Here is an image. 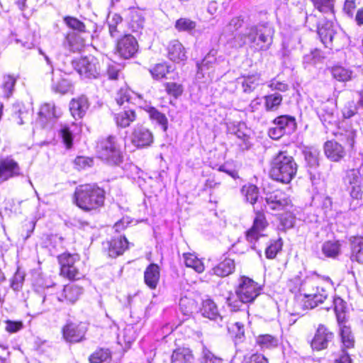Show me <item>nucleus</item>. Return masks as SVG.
<instances>
[{"label":"nucleus","instance_id":"15","mask_svg":"<svg viewBox=\"0 0 363 363\" xmlns=\"http://www.w3.org/2000/svg\"><path fill=\"white\" fill-rule=\"evenodd\" d=\"M137 50L138 43L135 38L130 35H125L118 42V53L124 59L132 57L137 52Z\"/></svg>","mask_w":363,"mask_h":363},{"label":"nucleus","instance_id":"16","mask_svg":"<svg viewBox=\"0 0 363 363\" xmlns=\"http://www.w3.org/2000/svg\"><path fill=\"white\" fill-rule=\"evenodd\" d=\"M153 140L152 133L143 125H136L131 134L132 143L138 147H142L150 145Z\"/></svg>","mask_w":363,"mask_h":363},{"label":"nucleus","instance_id":"14","mask_svg":"<svg viewBox=\"0 0 363 363\" xmlns=\"http://www.w3.org/2000/svg\"><path fill=\"white\" fill-rule=\"evenodd\" d=\"M22 175V171L18 163L13 158L6 157L0 160V180L1 182Z\"/></svg>","mask_w":363,"mask_h":363},{"label":"nucleus","instance_id":"38","mask_svg":"<svg viewBox=\"0 0 363 363\" xmlns=\"http://www.w3.org/2000/svg\"><path fill=\"white\" fill-rule=\"evenodd\" d=\"M133 96L140 99V95L135 93L133 91L129 89L128 87H121L117 92L116 96V103L119 106H122L124 102H132Z\"/></svg>","mask_w":363,"mask_h":363},{"label":"nucleus","instance_id":"60","mask_svg":"<svg viewBox=\"0 0 363 363\" xmlns=\"http://www.w3.org/2000/svg\"><path fill=\"white\" fill-rule=\"evenodd\" d=\"M137 337V334L132 325H128L123 330V340L126 343H131Z\"/></svg>","mask_w":363,"mask_h":363},{"label":"nucleus","instance_id":"59","mask_svg":"<svg viewBox=\"0 0 363 363\" xmlns=\"http://www.w3.org/2000/svg\"><path fill=\"white\" fill-rule=\"evenodd\" d=\"M5 330L10 333H17L23 328L22 321H13L7 320L5 321Z\"/></svg>","mask_w":363,"mask_h":363},{"label":"nucleus","instance_id":"35","mask_svg":"<svg viewBox=\"0 0 363 363\" xmlns=\"http://www.w3.org/2000/svg\"><path fill=\"white\" fill-rule=\"evenodd\" d=\"M196 23L188 18H181L175 22V28L179 32H186L194 35Z\"/></svg>","mask_w":363,"mask_h":363},{"label":"nucleus","instance_id":"1","mask_svg":"<svg viewBox=\"0 0 363 363\" xmlns=\"http://www.w3.org/2000/svg\"><path fill=\"white\" fill-rule=\"evenodd\" d=\"M300 295L296 298L292 315H303L304 311L311 309L322 303L328 296L327 291L316 285L313 279H305L299 288Z\"/></svg>","mask_w":363,"mask_h":363},{"label":"nucleus","instance_id":"49","mask_svg":"<svg viewBox=\"0 0 363 363\" xmlns=\"http://www.w3.org/2000/svg\"><path fill=\"white\" fill-rule=\"evenodd\" d=\"M79 260L77 255H70L64 253L59 257V262L61 265V270L64 268L70 267V266L74 265L75 262Z\"/></svg>","mask_w":363,"mask_h":363},{"label":"nucleus","instance_id":"37","mask_svg":"<svg viewBox=\"0 0 363 363\" xmlns=\"http://www.w3.org/2000/svg\"><path fill=\"white\" fill-rule=\"evenodd\" d=\"M322 252L330 258H335L340 252V244L339 241H327L322 245Z\"/></svg>","mask_w":363,"mask_h":363},{"label":"nucleus","instance_id":"50","mask_svg":"<svg viewBox=\"0 0 363 363\" xmlns=\"http://www.w3.org/2000/svg\"><path fill=\"white\" fill-rule=\"evenodd\" d=\"M64 21L71 29L79 32H85L86 26L77 18L67 16L64 18Z\"/></svg>","mask_w":363,"mask_h":363},{"label":"nucleus","instance_id":"51","mask_svg":"<svg viewBox=\"0 0 363 363\" xmlns=\"http://www.w3.org/2000/svg\"><path fill=\"white\" fill-rule=\"evenodd\" d=\"M340 335L343 345L347 348H350L353 346L354 340L351 335L350 328L342 326L340 328Z\"/></svg>","mask_w":363,"mask_h":363},{"label":"nucleus","instance_id":"32","mask_svg":"<svg viewBox=\"0 0 363 363\" xmlns=\"http://www.w3.org/2000/svg\"><path fill=\"white\" fill-rule=\"evenodd\" d=\"M114 118L117 125L124 128L128 127L132 122L135 121L136 114L133 110L128 109L115 114Z\"/></svg>","mask_w":363,"mask_h":363},{"label":"nucleus","instance_id":"28","mask_svg":"<svg viewBox=\"0 0 363 363\" xmlns=\"http://www.w3.org/2000/svg\"><path fill=\"white\" fill-rule=\"evenodd\" d=\"M145 283L150 288L155 289L159 280V267L156 264H150L144 273Z\"/></svg>","mask_w":363,"mask_h":363},{"label":"nucleus","instance_id":"18","mask_svg":"<svg viewBox=\"0 0 363 363\" xmlns=\"http://www.w3.org/2000/svg\"><path fill=\"white\" fill-rule=\"evenodd\" d=\"M333 334L323 325H319L315 336L311 341V347L313 350H322L328 347L329 342L332 340Z\"/></svg>","mask_w":363,"mask_h":363},{"label":"nucleus","instance_id":"30","mask_svg":"<svg viewBox=\"0 0 363 363\" xmlns=\"http://www.w3.org/2000/svg\"><path fill=\"white\" fill-rule=\"evenodd\" d=\"M128 240L125 237H118L112 239L109 246V255L111 257H117L122 255L128 248Z\"/></svg>","mask_w":363,"mask_h":363},{"label":"nucleus","instance_id":"54","mask_svg":"<svg viewBox=\"0 0 363 363\" xmlns=\"http://www.w3.org/2000/svg\"><path fill=\"white\" fill-rule=\"evenodd\" d=\"M140 106L149 114L151 120L155 121L156 123H159V111L151 105V103L145 101Z\"/></svg>","mask_w":363,"mask_h":363},{"label":"nucleus","instance_id":"19","mask_svg":"<svg viewBox=\"0 0 363 363\" xmlns=\"http://www.w3.org/2000/svg\"><path fill=\"white\" fill-rule=\"evenodd\" d=\"M86 333V329L82 325L69 323L63 328V336L65 339L70 342L81 341Z\"/></svg>","mask_w":363,"mask_h":363},{"label":"nucleus","instance_id":"46","mask_svg":"<svg viewBox=\"0 0 363 363\" xmlns=\"http://www.w3.org/2000/svg\"><path fill=\"white\" fill-rule=\"evenodd\" d=\"M283 242L281 239L272 240L265 250V255L267 259H274L277 253L281 250Z\"/></svg>","mask_w":363,"mask_h":363},{"label":"nucleus","instance_id":"2","mask_svg":"<svg viewBox=\"0 0 363 363\" xmlns=\"http://www.w3.org/2000/svg\"><path fill=\"white\" fill-rule=\"evenodd\" d=\"M73 199L79 208L90 211L104 206L105 191L96 184H86L76 188Z\"/></svg>","mask_w":363,"mask_h":363},{"label":"nucleus","instance_id":"3","mask_svg":"<svg viewBox=\"0 0 363 363\" xmlns=\"http://www.w3.org/2000/svg\"><path fill=\"white\" fill-rule=\"evenodd\" d=\"M297 169L294 157L285 151H280L272 160L270 176L274 180L289 184L295 177Z\"/></svg>","mask_w":363,"mask_h":363},{"label":"nucleus","instance_id":"22","mask_svg":"<svg viewBox=\"0 0 363 363\" xmlns=\"http://www.w3.org/2000/svg\"><path fill=\"white\" fill-rule=\"evenodd\" d=\"M82 292V287L73 284H68L65 286L62 296L55 298L59 302H63L65 300L70 303H74L78 300Z\"/></svg>","mask_w":363,"mask_h":363},{"label":"nucleus","instance_id":"57","mask_svg":"<svg viewBox=\"0 0 363 363\" xmlns=\"http://www.w3.org/2000/svg\"><path fill=\"white\" fill-rule=\"evenodd\" d=\"M74 163L77 169H85L93 165V160L88 157L78 156Z\"/></svg>","mask_w":363,"mask_h":363},{"label":"nucleus","instance_id":"13","mask_svg":"<svg viewBox=\"0 0 363 363\" xmlns=\"http://www.w3.org/2000/svg\"><path fill=\"white\" fill-rule=\"evenodd\" d=\"M318 34L325 47H329L340 34V29L333 21L324 19L318 24Z\"/></svg>","mask_w":363,"mask_h":363},{"label":"nucleus","instance_id":"43","mask_svg":"<svg viewBox=\"0 0 363 363\" xmlns=\"http://www.w3.org/2000/svg\"><path fill=\"white\" fill-rule=\"evenodd\" d=\"M71 88L70 82L61 77L59 78H52V89L56 92L60 94H66L67 93Z\"/></svg>","mask_w":363,"mask_h":363},{"label":"nucleus","instance_id":"9","mask_svg":"<svg viewBox=\"0 0 363 363\" xmlns=\"http://www.w3.org/2000/svg\"><path fill=\"white\" fill-rule=\"evenodd\" d=\"M362 172L359 169H352L347 171L344 177V184L347 191L354 199H361L362 197Z\"/></svg>","mask_w":363,"mask_h":363},{"label":"nucleus","instance_id":"36","mask_svg":"<svg viewBox=\"0 0 363 363\" xmlns=\"http://www.w3.org/2000/svg\"><path fill=\"white\" fill-rule=\"evenodd\" d=\"M196 309V303L194 298L182 296L179 300V310L184 315L190 316Z\"/></svg>","mask_w":363,"mask_h":363},{"label":"nucleus","instance_id":"33","mask_svg":"<svg viewBox=\"0 0 363 363\" xmlns=\"http://www.w3.org/2000/svg\"><path fill=\"white\" fill-rule=\"evenodd\" d=\"M256 343L262 350H272L278 346L279 340L269 334L260 335L257 337Z\"/></svg>","mask_w":363,"mask_h":363},{"label":"nucleus","instance_id":"55","mask_svg":"<svg viewBox=\"0 0 363 363\" xmlns=\"http://www.w3.org/2000/svg\"><path fill=\"white\" fill-rule=\"evenodd\" d=\"M61 274L67 277L69 279H79L81 277V274L75 264L68 268H64L61 270Z\"/></svg>","mask_w":363,"mask_h":363},{"label":"nucleus","instance_id":"6","mask_svg":"<svg viewBox=\"0 0 363 363\" xmlns=\"http://www.w3.org/2000/svg\"><path fill=\"white\" fill-rule=\"evenodd\" d=\"M262 288L252 279L241 277L235 293L239 300L244 303L253 302L260 294Z\"/></svg>","mask_w":363,"mask_h":363},{"label":"nucleus","instance_id":"20","mask_svg":"<svg viewBox=\"0 0 363 363\" xmlns=\"http://www.w3.org/2000/svg\"><path fill=\"white\" fill-rule=\"evenodd\" d=\"M89 106L87 97L82 95L70 101L69 111L74 118L80 119L84 116Z\"/></svg>","mask_w":363,"mask_h":363},{"label":"nucleus","instance_id":"39","mask_svg":"<svg viewBox=\"0 0 363 363\" xmlns=\"http://www.w3.org/2000/svg\"><path fill=\"white\" fill-rule=\"evenodd\" d=\"M283 99L279 94L275 93L264 97V106L267 111H274L278 109Z\"/></svg>","mask_w":363,"mask_h":363},{"label":"nucleus","instance_id":"62","mask_svg":"<svg viewBox=\"0 0 363 363\" xmlns=\"http://www.w3.org/2000/svg\"><path fill=\"white\" fill-rule=\"evenodd\" d=\"M342 111L345 118H350L356 113L357 107L353 101H350L345 106Z\"/></svg>","mask_w":363,"mask_h":363},{"label":"nucleus","instance_id":"63","mask_svg":"<svg viewBox=\"0 0 363 363\" xmlns=\"http://www.w3.org/2000/svg\"><path fill=\"white\" fill-rule=\"evenodd\" d=\"M245 363H269L268 359L261 354H253L246 359Z\"/></svg>","mask_w":363,"mask_h":363},{"label":"nucleus","instance_id":"44","mask_svg":"<svg viewBox=\"0 0 363 363\" xmlns=\"http://www.w3.org/2000/svg\"><path fill=\"white\" fill-rule=\"evenodd\" d=\"M122 23V18L116 13H114L108 18V25L109 33L111 37H116L118 33H120V26Z\"/></svg>","mask_w":363,"mask_h":363},{"label":"nucleus","instance_id":"47","mask_svg":"<svg viewBox=\"0 0 363 363\" xmlns=\"http://www.w3.org/2000/svg\"><path fill=\"white\" fill-rule=\"evenodd\" d=\"M260 82L259 74H252L244 78L242 84L245 92L252 91Z\"/></svg>","mask_w":363,"mask_h":363},{"label":"nucleus","instance_id":"31","mask_svg":"<svg viewBox=\"0 0 363 363\" xmlns=\"http://www.w3.org/2000/svg\"><path fill=\"white\" fill-rule=\"evenodd\" d=\"M183 262L186 267L192 268L195 272L198 273H201L204 271L205 267L202 260L198 258L195 253H184Z\"/></svg>","mask_w":363,"mask_h":363},{"label":"nucleus","instance_id":"7","mask_svg":"<svg viewBox=\"0 0 363 363\" xmlns=\"http://www.w3.org/2000/svg\"><path fill=\"white\" fill-rule=\"evenodd\" d=\"M296 123L294 117L283 115L273 121V125L268 130L269 136L273 140H278L285 134H289L296 129Z\"/></svg>","mask_w":363,"mask_h":363},{"label":"nucleus","instance_id":"10","mask_svg":"<svg viewBox=\"0 0 363 363\" xmlns=\"http://www.w3.org/2000/svg\"><path fill=\"white\" fill-rule=\"evenodd\" d=\"M74 68L84 78L96 79L100 74L99 61L92 56L82 57L75 61Z\"/></svg>","mask_w":363,"mask_h":363},{"label":"nucleus","instance_id":"29","mask_svg":"<svg viewBox=\"0 0 363 363\" xmlns=\"http://www.w3.org/2000/svg\"><path fill=\"white\" fill-rule=\"evenodd\" d=\"M235 269V262L232 259H225L223 262H220L216 267L212 269L211 272L213 274L224 277L232 274Z\"/></svg>","mask_w":363,"mask_h":363},{"label":"nucleus","instance_id":"58","mask_svg":"<svg viewBox=\"0 0 363 363\" xmlns=\"http://www.w3.org/2000/svg\"><path fill=\"white\" fill-rule=\"evenodd\" d=\"M298 43V40L297 39L291 40L289 39L285 38L282 43V55L284 57H288L291 51L296 47Z\"/></svg>","mask_w":363,"mask_h":363},{"label":"nucleus","instance_id":"4","mask_svg":"<svg viewBox=\"0 0 363 363\" xmlns=\"http://www.w3.org/2000/svg\"><path fill=\"white\" fill-rule=\"evenodd\" d=\"M274 30L267 23L250 26L243 35L247 38L251 47L258 51L267 50L273 42Z\"/></svg>","mask_w":363,"mask_h":363},{"label":"nucleus","instance_id":"34","mask_svg":"<svg viewBox=\"0 0 363 363\" xmlns=\"http://www.w3.org/2000/svg\"><path fill=\"white\" fill-rule=\"evenodd\" d=\"M241 194L244 196L246 202L254 205L259 198L258 188L251 184L244 185L241 189Z\"/></svg>","mask_w":363,"mask_h":363},{"label":"nucleus","instance_id":"12","mask_svg":"<svg viewBox=\"0 0 363 363\" xmlns=\"http://www.w3.org/2000/svg\"><path fill=\"white\" fill-rule=\"evenodd\" d=\"M265 201L268 207L273 211L286 210L291 205L289 196L279 189L266 193Z\"/></svg>","mask_w":363,"mask_h":363},{"label":"nucleus","instance_id":"45","mask_svg":"<svg viewBox=\"0 0 363 363\" xmlns=\"http://www.w3.org/2000/svg\"><path fill=\"white\" fill-rule=\"evenodd\" d=\"M16 82V78L12 75L6 74L3 77L1 88L5 97L9 98L11 96L13 93Z\"/></svg>","mask_w":363,"mask_h":363},{"label":"nucleus","instance_id":"42","mask_svg":"<svg viewBox=\"0 0 363 363\" xmlns=\"http://www.w3.org/2000/svg\"><path fill=\"white\" fill-rule=\"evenodd\" d=\"M332 74L339 82H347L352 79V72L342 66H335L332 69Z\"/></svg>","mask_w":363,"mask_h":363},{"label":"nucleus","instance_id":"24","mask_svg":"<svg viewBox=\"0 0 363 363\" xmlns=\"http://www.w3.org/2000/svg\"><path fill=\"white\" fill-rule=\"evenodd\" d=\"M60 115L61 111L60 108H57L52 102L43 104L39 111L40 119L43 123L47 121L57 118L60 117Z\"/></svg>","mask_w":363,"mask_h":363},{"label":"nucleus","instance_id":"61","mask_svg":"<svg viewBox=\"0 0 363 363\" xmlns=\"http://www.w3.org/2000/svg\"><path fill=\"white\" fill-rule=\"evenodd\" d=\"M314 6L320 12H326L331 9L333 0H311Z\"/></svg>","mask_w":363,"mask_h":363},{"label":"nucleus","instance_id":"26","mask_svg":"<svg viewBox=\"0 0 363 363\" xmlns=\"http://www.w3.org/2000/svg\"><path fill=\"white\" fill-rule=\"evenodd\" d=\"M351 241V259L358 263H363V237L355 236Z\"/></svg>","mask_w":363,"mask_h":363},{"label":"nucleus","instance_id":"27","mask_svg":"<svg viewBox=\"0 0 363 363\" xmlns=\"http://www.w3.org/2000/svg\"><path fill=\"white\" fill-rule=\"evenodd\" d=\"M171 363H194V357L189 348H178L172 352Z\"/></svg>","mask_w":363,"mask_h":363},{"label":"nucleus","instance_id":"23","mask_svg":"<svg viewBox=\"0 0 363 363\" xmlns=\"http://www.w3.org/2000/svg\"><path fill=\"white\" fill-rule=\"evenodd\" d=\"M84 45L83 38L74 32L68 33L63 42L64 48L69 52L79 51Z\"/></svg>","mask_w":363,"mask_h":363},{"label":"nucleus","instance_id":"21","mask_svg":"<svg viewBox=\"0 0 363 363\" xmlns=\"http://www.w3.org/2000/svg\"><path fill=\"white\" fill-rule=\"evenodd\" d=\"M326 157L333 162H338L344 157L345 152L344 147L335 141H327L324 145Z\"/></svg>","mask_w":363,"mask_h":363},{"label":"nucleus","instance_id":"11","mask_svg":"<svg viewBox=\"0 0 363 363\" xmlns=\"http://www.w3.org/2000/svg\"><path fill=\"white\" fill-rule=\"evenodd\" d=\"M268 225L265 215L259 211L256 212L253 225L246 232V240L255 245L259 238L267 235Z\"/></svg>","mask_w":363,"mask_h":363},{"label":"nucleus","instance_id":"17","mask_svg":"<svg viewBox=\"0 0 363 363\" xmlns=\"http://www.w3.org/2000/svg\"><path fill=\"white\" fill-rule=\"evenodd\" d=\"M167 57L174 62L179 63L187 59L186 51L184 45L178 40H172L166 47Z\"/></svg>","mask_w":363,"mask_h":363},{"label":"nucleus","instance_id":"53","mask_svg":"<svg viewBox=\"0 0 363 363\" xmlns=\"http://www.w3.org/2000/svg\"><path fill=\"white\" fill-rule=\"evenodd\" d=\"M121 65L111 62L107 63L106 74L110 79H117L121 71Z\"/></svg>","mask_w":363,"mask_h":363},{"label":"nucleus","instance_id":"8","mask_svg":"<svg viewBox=\"0 0 363 363\" xmlns=\"http://www.w3.org/2000/svg\"><path fill=\"white\" fill-rule=\"evenodd\" d=\"M217 50L211 49L204 58L196 63L197 72L196 77L202 82L211 81L214 76V65L217 61Z\"/></svg>","mask_w":363,"mask_h":363},{"label":"nucleus","instance_id":"41","mask_svg":"<svg viewBox=\"0 0 363 363\" xmlns=\"http://www.w3.org/2000/svg\"><path fill=\"white\" fill-rule=\"evenodd\" d=\"M90 363H111V356L108 350L100 349L89 357Z\"/></svg>","mask_w":363,"mask_h":363},{"label":"nucleus","instance_id":"52","mask_svg":"<svg viewBox=\"0 0 363 363\" xmlns=\"http://www.w3.org/2000/svg\"><path fill=\"white\" fill-rule=\"evenodd\" d=\"M60 134L67 147L70 148L72 146L73 137L69 128L66 125H62L60 130Z\"/></svg>","mask_w":363,"mask_h":363},{"label":"nucleus","instance_id":"5","mask_svg":"<svg viewBox=\"0 0 363 363\" xmlns=\"http://www.w3.org/2000/svg\"><path fill=\"white\" fill-rule=\"evenodd\" d=\"M99 157L111 164H118L121 162L122 154L117 139L108 136L101 140L97 146Z\"/></svg>","mask_w":363,"mask_h":363},{"label":"nucleus","instance_id":"56","mask_svg":"<svg viewBox=\"0 0 363 363\" xmlns=\"http://www.w3.org/2000/svg\"><path fill=\"white\" fill-rule=\"evenodd\" d=\"M24 274L18 270L14 274L11 286L14 291H19L23 286L24 282Z\"/></svg>","mask_w":363,"mask_h":363},{"label":"nucleus","instance_id":"25","mask_svg":"<svg viewBox=\"0 0 363 363\" xmlns=\"http://www.w3.org/2000/svg\"><path fill=\"white\" fill-rule=\"evenodd\" d=\"M201 312L203 317L208 318L210 320H222L216 304L210 298L203 300Z\"/></svg>","mask_w":363,"mask_h":363},{"label":"nucleus","instance_id":"64","mask_svg":"<svg viewBox=\"0 0 363 363\" xmlns=\"http://www.w3.org/2000/svg\"><path fill=\"white\" fill-rule=\"evenodd\" d=\"M203 363H223V360L215 356L211 352H206L203 355Z\"/></svg>","mask_w":363,"mask_h":363},{"label":"nucleus","instance_id":"48","mask_svg":"<svg viewBox=\"0 0 363 363\" xmlns=\"http://www.w3.org/2000/svg\"><path fill=\"white\" fill-rule=\"evenodd\" d=\"M167 94L174 97L178 98L183 92V86L182 84L176 82H167L164 84Z\"/></svg>","mask_w":363,"mask_h":363},{"label":"nucleus","instance_id":"40","mask_svg":"<svg viewBox=\"0 0 363 363\" xmlns=\"http://www.w3.org/2000/svg\"><path fill=\"white\" fill-rule=\"evenodd\" d=\"M319 154V150L314 147H307L303 150L305 160L311 167H315L318 165Z\"/></svg>","mask_w":363,"mask_h":363}]
</instances>
